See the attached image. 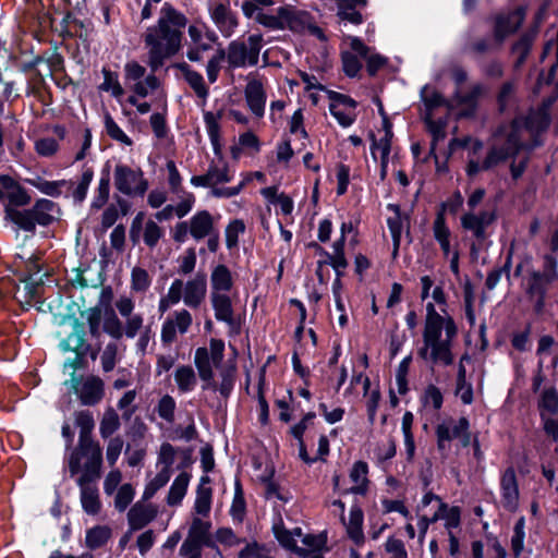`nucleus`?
Masks as SVG:
<instances>
[{"instance_id": "nucleus-48", "label": "nucleus", "mask_w": 558, "mask_h": 558, "mask_svg": "<svg viewBox=\"0 0 558 558\" xmlns=\"http://www.w3.org/2000/svg\"><path fill=\"white\" fill-rule=\"evenodd\" d=\"M246 45V58L247 64L250 66H255L259 60V52L263 47V35L262 34H252L247 38Z\"/></svg>"}, {"instance_id": "nucleus-59", "label": "nucleus", "mask_w": 558, "mask_h": 558, "mask_svg": "<svg viewBox=\"0 0 558 558\" xmlns=\"http://www.w3.org/2000/svg\"><path fill=\"white\" fill-rule=\"evenodd\" d=\"M368 138L371 141V156L375 161H377V149H380V156L390 155L392 143L389 142L388 138L381 137L380 140H377L373 131L368 133Z\"/></svg>"}, {"instance_id": "nucleus-8", "label": "nucleus", "mask_w": 558, "mask_h": 558, "mask_svg": "<svg viewBox=\"0 0 558 558\" xmlns=\"http://www.w3.org/2000/svg\"><path fill=\"white\" fill-rule=\"evenodd\" d=\"M210 19L225 37H230L239 26V19L230 8L229 0L209 8Z\"/></svg>"}, {"instance_id": "nucleus-16", "label": "nucleus", "mask_w": 558, "mask_h": 558, "mask_svg": "<svg viewBox=\"0 0 558 558\" xmlns=\"http://www.w3.org/2000/svg\"><path fill=\"white\" fill-rule=\"evenodd\" d=\"M223 116V110L220 109L216 113L211 111H205L204 122L206 125L207 134L210 140L213 150L216 157L222 158V144H221V135H220V124L219 120Z\"/></svg>"}, {"instance_id": "nucleus-58", "label": "nucleus", "mask_w": 558, "mask_h": 558, "mask_svg": "<svg viewBox=\"0 0 558 558\" xmlns=\"http://www.w3.org/2000/svg\"><path fill=\"white\" fill-rule=\"evenodd\" d=\"M538 407L550 414L558 412V393L554 387L547 388L543 391Z\"/></svg>"}, {"instance_id": "nucleus-17", "label": "nucleus", "mask_w": 558, "mask_h": 558, "mask_svg": "<svg viewBox=\"0 0 558 558\" xmlns=\"http://www.w3.org/2000/svg\"><path fill=\"white\" fill-rule=\"evenodd\" d=\"M157 515V509L153 505H142L136 502L128 513V520L130 527L133 531L144 529L149 524Z\"/></svg>"}, {"instance_id": "nucleus-56", "label": "nucleus", "mask_w": 558, "mask_h": 558, "mask_svg": "<svg viewBox=\"0 0 558 558\" xmlns=\"http://www.w3.org/2000/svg\"><path fill=\"white\" fill-rule=\"evenodd\" d=\"M424 405L432 403L434 410H440L444 403V396L438 387L429 384L421 398Z\"/></svg>"}, {"instance_id": "nucleus-10", "label": "nucleus", "mask_w": 558, "mask_h": 558, "mask_svg": "<svg viewBox=\"0 0 558 558\" xmlns=\"http://www.w3.org/2000/svg\"><path fill=\"white\" fill-rule=\"evenodd\" d=\"M244 96L251 112L257 118H263L267 100L263 83L258 80L248 81L244 89Z\"/></svg>"}, {"instance_id": "nucleus-14", "label": "nucleus", "mask_w": 558, "mask_h": 558, "mask_svg": "<svg viewBox=\"0 0 558 558\" xmlns=\"http://www.w3.org/2000/svg\"><path fill=\"white\" fill-rule=\"evenodd\" d=\"M194 364L197 368L199 378L205 383L203 390H217V384L214 380V371L210 363L209 352L205 347L197 348L194 356Z\"/></svg>"}, {"instance_id": "nucleus-9", "label": "nucleus", "mask_w": 558, "mask_h": 558, "mask_svg": "<svg viewBox=\"0 0 558 558\" xmlns=\"http://www.w3.org/2000/svg\"><path fill=\"white\" fill-rule=\"evenodd\" d=\"M282 19L283 29H290L293 33H304L308 27V22L313 20L310 12L296 10L291 5H283L277 9Z\"/></svg>"}, {"instance_id": "nucleus-62", "label": "nucleus", "mask_w": 558, "mask_h": 558, "mask_svg": "<svg viewBox=\"0 0 558 558\" xmlns=\"http://www.w3.org/2000/svg\"><path fill=\"white\" fill-rule=\"evenodd\" d=\"M302 543L308 547V550L323 551L324 549H326L327 545V533L322 532L318 534H305L302 537Z\"/></svg>"}, {"instance_id": "nucleus-63", "label": "nucleus", "mask_w": 558, "mask_h": 558, "mask_svg": "<svg viewBox=\"0 0 558 558\" xmlns=\"http://www.w3.org/2000/svg\"><path fill=\"white\" fill-rule=\"evenodd\" d=\"M59 149V144L53 137H44L35 143V150L39 156L51 157Z\"/></svg>"}, {"instance_id": "nucleus-40", "label": "nucleus", "mask_w": 558, "mask_h": 558, "mask_svg": "<svg viewBox=\"0 0 558 558\" xmlns=\"http://www.w3.org/2000/svg\"><path fill=\"white\" fill-rule=\"evenodd\" d=\"M171 477V470L168 469H161L156 476L146 484L144 493H143V500H149L151 499L155 494L162 488L167 483L169 482Z\"/></svg>"}, {"instance_id": "nucleus-21", "label": "nucleus", "mask_w": 558, "mask_h": 558, "mask_svg": "<svg viewBox=\"0 0 558 558\" xmlns=\"http://www.w3.org/2000/svg\"><path fill=\"white\" fill-rule=\"evenodd\" d=\"M363 522L364 512L362 508L356 504L352 505L350 509V521L347 524V534L356 546L363 545L365 541Z\"/></svg>"}, {"instance_id": "nucleus-51", "label": "nucleus", "mask_w": 558, "mask_h": 558, "mask_svg": "<svg viewBox=\"0 0 558 558\" xmlns=\"http://www.w3.org/2000/svg\"><path fill=\"white\" fill-rule=\"evenodd\" d=\"M463 301H464V312L465 318L470 325V327H474L475 325V311H474V289L470 281L464 284L463 288Z\"/></svg>"}, {"instance_id": "nucleus-22", "label": "nucleus", "mask_w": 558, "mask_h": 558, "mask_svg": "<svg viewBox=\"0 0 558 558\" xmlns=\"http://www.w3.org/2000/svg\"><path fill=\"white\" fill-rule=\"evenodd\" d=\"M210 302L216 319L231 324L232 315H234L231 298L226 293L211 292Z\"/></svg>"}, {"instance_id": "nucleus-47", "label": "nucleus", "mask_w": 558, "mask_h": 558, "mask_svg": "<svg viewBox=\"0 0 558 558\" xmlns=\"http://www.w3.org/2000/svg\"><path fill=\"white\" fill-rule=\"evenodd\" d=\"M151 284L148 271L142 267H134L131 271V289L135 292H145Z\"/></svg>"}, {"instance_id": "nucleus-27", "label": "nucleus", "mask_w": 558, "mask_h": 558, "mask_svg": "<svg viewBox=\"0 0 558 558\" xmlns=\"http://www.w3.org/2000/svg\"><path fill=\"white\" fill-rule=\"evenodd\" d=\"M432 351L429 352V362L432 364H444L450 366L454 362V355L452 352V343L446 340H438L429 344Z\"/></svg>"}, {"instance_id": "nucleus-23", "label": "nucleus", "mask_w": 558, "mask_h": 558, "mask_svg": "<svg viewBox=\"0 0 558 558\" xmlns=\"http://www.w3.org/2000/svg\"><path fill=\"white\" fill-rule=\"evenodd\" d=\"M484 94V86L482 84H475L471 90L466 94H460L456 92L454 98L459 105L466 106V109L461 112L463 118H473L477 107L478 98Z\"/></svg>"}, {"instance_id": "nucleus-36", "label": "nucleus", "mask_w": 558, "mask_h": 558, "mask_svg": "<svg viewBox=\"0 0 558 558\" xmlns=\"http://www.w3.org/2000/svg\"><path fill=\"white\" fill-rule=\"evenodd\" d=\"M104 123L106 133L111 140L122 143L126 146L133 145L132 138L124 133V131L119 126V124L114 121L109 112L105 113Z\"/></svg>"}, {"instance_id": "nucleus-25", "label": "nucleus", "mask_w": 558, "mask_h": 558, "mask_svg": "<svg viewBox=\"0 0 558 558\" xmlns=\"http://www.w3.org/2000/svg\"><path fill=\"white\" fill-rule=\"evenodd\" d=\"M211 292L226 293L233 287L231 270L225 264L215 266L210 274Z\"/></svg>"}, {"instance_id": "nucleus-28", "label": "nucleus", "mask_w": 558, "mask_h": 558, "mask_svg": "<svg viewBox=\"0 0 558 558\" xmlns=\"http://www.w3.org/2000/svg\"><path fill=\"white\" fill-rule=\"evenodd\" d=\"M16 258H20L23 264L21 269H16L14 271V275L19 278V281L34 279L33 277L43 270V265L40 264L41 256L38 254L34 253L28 258L16 255Z\"/></svg>"}, {"instance_id": "nucleus-50", "label": "nucleus", "mask_w": 558, "mask_h": 558, "mask_svg": "<svg viewBox=\"0 0 558 558\" xmlns=\"http://www.w3.org/2000/svg\"><path fill=\"white\" fill-rule=\"evenodd\" d=\"M87 314V324L89 328V333L92 338L98 339L100 337V326H101V308L100 306L89 307L85 312H81V315Z\"/></svg>"}, {"instance_id": "nucleus-64", "label": "nucleus", "mask_w": 558, "mask_h": 558, "mask_svg": "<svg viewBox=\"0 0 558 558\" xmlns=\"http://www.w3.org/2000/svg\"><path fill=\"white\" fill-rule=\"evenodd\" d=\"M387 553L391 554V558H408V553L404 543L393 536L388 537L385 544Z\"/></svg>"}, {"instance_id": "nucleus-11", "label": "nucleus", "mask_w": 558, "mask_h": 558, "mask_svg": "<svg viewBox=\"0 0 558 558\" xmlns=\"http://www.w3.org/2000/svg\"><path fill=\"white\" fill-rule=\"evenodd\" d=\"M500 492L504 507L508 510L515 509L519 500V485L512 466L507 468L501 475Z\"/></svg>"}, {"instance_id": "nucleus-18", "label": "nucleus", "mask_w": 558, "mask_h": 558, "mask_svg": "<svg viewBox=\"0 0 558 558\" xmlns=\"http://www.w3.org/2000/svg\"><path fill=\"white\" fill-rule=\"evenodd\" d=\"M189 226L191 236L198 241L213 233L214 219L208 210H199L192 216Z\"/></svg>"}, {"instance_id": "nucleus-37", "label": "nucleus", "mask_w": 558, "mask_h": 558, "mask_svg": "<svg viewBox=\"0 0 558 558\" xmlns=\"http://www.w3.org/2000/svg\"><path fill=\"white\" fill-rule=\"evenodd\" d=\"M213 489L211 487L197 486L194 510L197 514L207 517L211 509Z\"/></svg>"}, {"instance_id": "nucleus-20", "label": "nucleus", "mask_w": 558, "mask_h": 558, "mask_svg": "<svg viewBox=\"0 0 558 558\" xmlns=\"http://www.w3.org/2000/svg\"><path fill=\"white\" fill-rule=\"evenodd\" d=\"M24 181L25 183L37 189L41 194L53 198L61 196L62 187L72 185L71 180L61 179L56 181H48L40 175H36L35 178H27Z\"/></svg>"}, {"instance_id": "nucleus-54", "label": "nucleus", "mask_w": 558, "mask_h": 558, "mask_svg": "<svg viewBox=\"0 0 558 558\" xmlns=\"http://www.w3.org/2000/svg\"><path fill=\"white\" fill-rule=\"evenodd\" d=\"M440 511L444 512L446 519V529H457L461 523V509L458 506L449 507L448 504L440 502Z\"/></svg>"}, {"instance_id": "nucleus-45", "label": "nucleus", "mask_w": 558, "mask_h": 558, "mask_svg": "<svg viewBox=\"0 0 558 558\" xmlns=\"http://www.w3.org/2000/svg\"><path fill=\"white\" fill-rule=\"evenodd\" d=\"M427 86H424L421 92V98L425 106V110L427 112V117H432V113L435 109L440 107H448V100L444 97V95L437 90H434L430 95H425Z\"/></svg>"}, {"instance_id": "nucleus-29", "label": "nucleus", "mask_w": 558, "mask_h": 558, "mask_svg": "<svg viewBox=\"0 0 558 558\" xmlns=\"http://www.w3.org/2000/svg\"><path fill=\"white\" fill-rule=\"evenodd\" d=\"M227 62L230 69L244 68L247 64L246 44L238 39L232 40L228 45Z\"/></svg>"}, {"instance_id": "nucleus-52", "label": "nucleus", "mask_w": 558, "mask_h": 558, "mask_svg": "<svg viewBox=\"0 0 558 558\" xmlns=\"http://www.w3.org/2000/svg\"><path fill=\"white\" fill-rule=\"evenodd\" d=\"M162 236V229L154 220H147L143 233L144 243L148 247L154 248Z\"/></svg>"}, {"instance_id": "nucleus-4", "label": "nucleus", "mask_w": 558, "mask_h": 558, "mask_svg": "<svg viewBox=\"0 0 558 558\" xmlns=\"http://www.w3.org/2000/svg\"><path fill=\"white\" fill-rule=\"evenodd\" d=\"M94 463H90L88 470H83L76 480V484L81 490V504L83 510L90 515H96L101 510V501L99 499L98 488L95 483L101 475V471H97Z\"/></svg>"}, {"instance_id": "nucleus-7", "label": "nucleus", "mask_w": 558, "mask_h": 558, "mask_svg": "<svg viewBox=\"0 0 558 558\" xmlns=\"http://www.w3.org/2000/svg\"><path fill=\"white\" fill-rule=\"evenodd\" d=\"M161 37L156 32H148L145 35L144 41L148 51V65L151 72H157L165 63V60L169 57L177 54L180 49L172 50L169 47V41L166 45L161 43Z\"/></svg>"}, {"instance_id": "nucleus-24", "label": "nucleus", "mask_w": 558, "mask_h": 558, "mask_svg": "<svg viewBox=\"0 0 558 558\" xmlns=\"http://www.w3.org/2000/svg\"><path fill=\"white\" fill-rule=\"evenodd\" d=\"M367 473L368 464L365 461L359 460L354 462L350 471V478L354 483H359L361 481V484L344 489L342 494L365 495L368 488V480L366 477Z\"/></svg>"}, {"instance_id": "nucleus-39", "label": "nucleus", "mask_w": 558, "mask_h": 558, "mask_svg": "<svg viewBox=\"0 0 558 558\" xmlns=\"http://www.w3.org/2000/svg\"><path fill=\"white\" fill-rule=\"evenodd\" d=\"M509 158L512 157L510 156L508 147L494 146L488 150L486 157L484 158L482 162V169L483 171H488L499 163L507 161Z\"/></svg>"}, {"instance_id": "nucleus-35", "label": "nucleus", "mask_w": 558, "mask_h": 558, "mask_svg": "<svg viewBox=\"0 0 558 558\" xmlns=\"http://www.w3.org/2000/svg\"><path fill=\"white\" fill-rule=\"evenodd\" d=\"M120 418L116 410L109 407L100 421L99 433L106 439L111 437L120 427Z\"/></svg>"}, {"instance_id": "nucleus-32", "label": "nucleus", "mask_w": 558, "mask_h": 558, "mask_svg": "<svg viewBox=\"0 0 558 558\" xmlns=\"http://www.w3.org/2000/svg\"><path fill=\"white\" fill-rule=\"evenodd\" d=\"M174 380L181 392L192 391L196 385V375L190 365H181L174 373Z\"/></svg>"}, {"instance_id": "nucleus-42", "label": "nucleus", "mask_w": 558, "mask_h": 558, "mask_svg": "<svg viewBox=\"0 0 558 558\" xmlns=\"http://www.w3.org/2000/svg\"><path fill=\"white\" fill-rule=\"evenodd\" d=\"M245 223L242 219H232L226 227V246L232 250L239 245V235L245 232Z\"/></svg>"}, {"instance_id": "nucleus-6", "label": "nucleus", "mask_w": 558, "mask_h": 558, "mask_svg": "<svg viewBox=\"0 0 558 558\" xmlns=\"http://www.w3.org/2000/svg\"><path fill=\"white\" fill-rule=\"evenodd\" d=\"M526 11L527 7L521 4L506 14L499 13L495 16L494 38L498 44H502L508 36L520 29L524 23Z\"/></svg>"}, {"instance_id": "nucleus-1", "label": "nucleus", "mask_w": 558, "mask_h": 558, "mask_svg": "<svg viewBox=\"0 0 558 558\" xmlns=\"http://www.w3.org/2000/svg\"><path fill=\"white\" fill-rule=\"evenodd\" d=\"M4 220L17 231L36 234V227L48 228L57 221L52 215L59 205L49 198H37L34 204L28 191L10 174H0V202L3 203Z\"/></svg>"}, {"instance_id": "nucleus-12", "label": "nucleus", "mask_w": 558, "mask_h": 558, "mask_svg": "<svg viewBox=\"0 0 558 558\" xmlns=\"http://www.w3.org/2000/svg\"><path fill=\"white\" fill-rule=\"evenodd\" d=\"M207 292V276L197 272L195 278L185 283L183 301L185 305L197 308L204 301Z\"/></svg>"}, {"instance_id": "nucleus-60", "label": "nucleus", "mask_w": 558, "mask_h": 558, "mask_svg": "<svg viewBox=\"0 0 558 558\" xmlns=\"http://www.w3.org/2000/svg\"><path fill=\"white\" fill-rule=\"evenodd\" d=\"M117 355L118 344L116 342H109L100 356L102 371L105 373L113 371L117 364Z\"/></svg>"}, {"instance_id": "nucleus-31", "label": "nucleus", "mask_w": 558, "mask_h": 558, "mask_svg": "<svg viewBox=\"0 0 558 558\" xmlns=\"http://www.w3.org/2000/svg\"><path fill=\"white\" fill-rule=\"evenodd\" d=\"M551 282L547 279L545 280L541 271L533 270L527 277L525 293L530 300H533L534 296L547 295V290Z\"/></svg>"}, {"instance_id": "nucleus-33", "label": "nucleus", "mask_w": 558, "mask_h": 558, "mask_svg": "<svg viewBox=\"0 0 558 558\" xmlns=\"http://www.w3.org/2000/svg\"><path fill=\"white\" fill-rule=\"evenodd\" d=\"M266 375V366H263L259 371L258 383H257V401L259 408L258 421L262 425H267L269 423V405L265 397L264 387H265V378Z\"/></svg>"}, {"instance_id": "nucleus-49", "label": "nucleus", "mask_w": 558, "mask_h": 558, "mask_svg": "<svg viewBox=\"0 0 558 558\" xmlns=\"http://www.w3.org/2000/svg\"><path fill=\"white\" fill-rule=\"evenodd\" d=\"M433 232L437 242L450 240L451 231L447 226L445 209H437L433 223Z\"/></svg>"}, {"instance_id": "nucleus-44", "label": "nucleus", "mask_w": 558, "mask_h": 558, "mask_svg": "<svg viewBox=\"0 0 558 558\" xmlns=\"http://www.w3.org/2000/svg\"><path fill=\"white\" fill-rule=\"evenodd\" d=\"M274 535L281 547L298 555L302 547L298 546L295 539L292 537V532L286 529L283 524L274 526Z\"/></svg>"}, {"instance_id": "nucleus-41", "label": "nucleus", "mask_w": 558, "mask_h": 558, "mask_svg": "<svg viewBox=\"0 0 558 558\" xmlns=\"http://www.w3.org/2000/svg\"><path fill=\"white\" fill-rule=\"evenodd\" d=\"M515 85L512 81L504 82L497 93L496 102L497 111L499 114H504L508 108L511 99L514 98Z\"/></svg>"}, {"instance_id": "nucleus-34", "label": "nucleus", "mask_w": 558, "mask_h": 558, "mask_svg": "<svg viewBox=\"0 0 558 558\" xmlns=\"http://www.w3.org/2000/svg\"><path fill=\"white\" fill-rule=\"evenodd\" d=\"M104 82L99 85L102 92H111L114 98H119L124 94V89L119 82V74L110 69L104 66L102 70Z\"/></svg>"}, {"instance_id": "nucleus-53", "label": "nucleus", "mask_w": 558, "mask_h": 558, "mask_svg": "<svg viewBox=\"0 0 558 558\" xmlns=\"http://www.w3.org/2000/svg\"><path fill=\"white\" fill-rule=\"evenodd\" d=\"M175 400L170 395H165L160 398L157 404V413L159 417L165 420L168 423H172L174 421V411H175Z\"/></svg>"}, {"instance_id": "nucleus-55", "label": "nucleus", "mask_w": 558, "mask_h": 558, "mask_svg": "<svg viewBox=\"0 0 558 558\" xmlns=\"http://www.w3.org/2000/svg\"><path fill=\"white\" fill-rule=\"evenodd\" d=\"M135 490L131 484L126 483L120 486L114 498V506L119 511H124L132 502Z\"/></svg>"}, {"instance_id": "nucleus-46", "label": "nucleus", "mask_w": 558, "mask_h": 558, "mask_svg": "<svg viewBox=\"0 0 558 558\" xmlns=\"http://www.w3.org/2000/svg\"><path fill=\"white\" fill-rule=\"evenodd\" d=\"M340 57L344 75L350 78L356 77L363 66L357 56L350 51H342Z\"/></svg>"}, {"instance_id": "nucleus-3", "label": "nucleus", "mask_w": 558, "mask_h": 558, "mask_svg": "<svg viewBox=\"0 0 558 558\" xmlns=\"http://www.w3.org/2000/svg\"><path fill=\"white\" fill-rule=\"evenodd\" d=\"M186 24V16L171 3L165 2L157 25L149 27L147 31L156 32L161 39L169 41V47L172 50H175L181 49L182 33L180 28L185 27Z\"/></svg>"}, {"instance_id": "nucleus-43", "label": "nucleus", "mask_w": 558, "mask_h": 558, "mask_svg": "<svg viewBox=\"0 0 558 558\" xmlns=\"http://www.w3.org/2000/svg\"><path fill=\"white\" fill-rule=\"evenodd\" d=\"M525 538V519L519 518L513 526V535L511 537V550L514 558H519L524 549Z\"/></svg>"}, {"instance_id": "nucleus-57", "label": "nucleus", "mask_w": 558, "mask_h": 558, "mask_svg": "<svg viewBox=\"0 0 558 558\" xmlns=\"http://www.w3.org/2000/svg\"><path fill=\"white\" fill-rule=\"evenodd\" d=\"M166 168L168 170V184L171 193L180 194L184 192L182 187V177L177 168V165L173 160H168L166 163Z\"/></svg>"}, {"instance_id": "nucleus-5", "label": "nucleus", "mask_w": 558, "mask_h": 558, "mask_svg": "<svg viewBox=\"0 0 558 558\" xmlns=\"http://www.w3.org/2000/svg\"><path fill=\"white\" fill-rule=\"evenodd\" d=\"M72 390L78 397L82 405L95 407L105 396V383L95 375L88 376L84 381L82 376L71 374Z\"/></svg>"}, {"instance_id": "nucleus-2", "label": "nucleus", "mask_w": 558, "mask_h": 558, "mask_svg": "<svg viewBox=\"0 0 558 558\" xmlns=\"http://www.w3.org/2000/svg\"><path fill=\"white\" fill-rule=\"evenodd\" d=\"M90 463H94L93 465H95L97 471H101L102 450L99 442L93 439V433H80L78 445L71 451L68 458L70 476L73 477L83 470H88Z\"/></svg>"}, {"instance_id": "nucleus-15", "label": "nucleus", "mask_w": 558, "mask_h": 558, "mask_svg": "<svg viewBox=\"0 0 558 558\" xmlns=\"http://www.w3.org/2000/svg\"><path fill=\"white\" fill-rule=\"evenodd\" d=\"M468 429H470V421L466 416H461L452 430L445 422L438 424L435 429L437 448L439 450H444L446 448L445 442H450L454 438H460Z\"/></svg>"}, {"instance_id": "nucleus-13", "label": "nucleus", "mask_w": 558, "mask_h": 558, "mask_svg": "<svg viewBox=\"0 0 558 558\" xmlns=\"http://www.w3.org/2000/svg\"><path fill=\"white\" fill-rule=\"evenodd\" d=\"M138 177H142L141 168L132 169L128 165L118 163L114 168V186L123 195L132 196V184H135Z\"/></svg>"}, {"instance_id": "nucleus-61", "label": "nucleus", "mask_w": 558, "mask_h": 558, "mask_svg": "<svg viewBox=\"0 0 558 558\" xmlns=\"http://www.w3.org/2000/svg\"><path fill=\"white\" fill-rule=\"evenodd\" d=\"M210 527V522L203 521L199 518H194L190 526L187 536L202 542L209 535Z\"/></svg>"}, {"instance_id": "nucleus-38", "label": "nucleus", "mask_w": 558, "mask_h": 558, "mask_svg": "<svg viewBox=\"0 0 558 558\" xmlns=\"http://www.w3.org/2000/svg\"><path fill=\"white\" fill-rule=\"evenodd\" d=\"M444 316L436 319H425L423 330V343L432 344L434 341L442 340Z\"/></svg>"}, {"instance_id": "nucleus-30", "label": "nucleus", "mask_w": 558, "mask_h": 558, "mask_svg": "<svg viewBox=\"0 0 558 558\" xmlns=\"http://www.w3.org/2000/svg\"><path fill=\"white\" fill-rule=\"evenodd\" d=\"M111 537V530L107 525H96L86 531V546L92 549H98L107 544Z\"/></svg>"}, {"instance_id": "nucleus-19", "label": "nucleus", "mask_w": 558, "mask_h": 558, "mask_svg": "<svg viewBox=\"0 0 558 558\" xmlns=\"http://www.w3.org/2000/svg\"><path fill=\"white\" fill-rule=\"evenodd\" d=\"M174 66L183 74L184 80L195 92L196 96L202 98L205 102L209 95V88L206 85L203 75L193 70L186 62L177 63Z\"/></svg>"}, {"instance_id": "nucleus-26", "label": "nucleus", "mask_w": 558, "mask_h": 558, "mask_svg": "<svg viewBox=\"0 0 558 558\" xmlns=\"http://www.w3.org/2000/svg\"><path fill=\"white\" fill-rule=\"evenodd\" d=\"M191 474L187 472H181L172 482L166 501L168 506H179L186 495Z\"/></svg>"}]
</instances>
